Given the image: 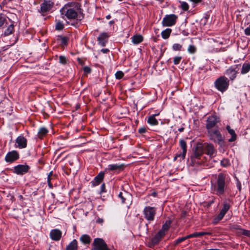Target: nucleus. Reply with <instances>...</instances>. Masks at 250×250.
Segmentation results:
<instances>
[{
    "mask_svg": "<svg viewBox=\"0 0 250 250\" xmlns=\"http://www.w3.org/2000/svg\"><path fill=\"white\" fill-rule=\"evenodd\" d=\"M198 147H201L203 152L209 156L210 157H213L216 155V150L211 144H198Z\"/></svg>",
    "mask_w": 250,
    "mask_h": 250,
    "instance_id": "obj_9",
    "label": "nucleus"
},
{
    "mask_svg": "<svg viewBox=\"0 0 250 250\" xmlns=\"http://www.w3.org/2000/svg\"><path fill=\"white\" fill-rule=\"evenodd\" d=\"M231 229H238L240 230V231H241L242 228H241V227L238 225V224H233L231 226Z\"/></svg>",
    "mask_w": 250,
    "mask_h": 250,
    "instance_id": "obj_47",
    "label": "nucleus"
},
{
    "mask_svg": "<svg viewBox=\"0 0 250 250\" xmlns=\"http://www.w3.org/2000/svg\"><path fill=\"white\" fill-rule=\"evenodd\" d=\"M170 224V221H166V222L162 225L161 229L159 231H161L165 235L166 232L168 231V230L169 229Z\"/></svg>",
    "mask_w": 250,
    "mask_h": 250,
    "instance_id": "obj_29",
    "label": "nucleus"
},
{
    "mask_svg": "<svg viewBox=\"0 0 250 250\" xmlns=\"http://www.w3.org/2000/svg\"><path fill=\"white\" fill-rule=\"evenodd\" d=\"M53 174V172L52 171H50L49 173V174L48 175V177H51Z\"/></svg>",
    "mask_w": 250,
    "mask_h": 250,
    "instance_id": "obj_61",
    "label": "nucleus"
},
{
    "mask_svg": "<svg viewBox=\"0 0 250 250\" xmlns=\"http://www.w3.org/2000/svg\"><path fill=\"white\" fill-rule=\"evenodd\" d=\"M78 242L76 239L73 240L66 247V250H78Z\"/></svg>",
    "mask_w": 250,
    "mask_h": 250,
    "instance_id": "obj_27",
    "label": "nucleus"
},
{
    "mask_svg": "<svg viewBox=\"0 0 250 250\" xmlns=\"http://www.w3.org/2000/svg\"><path fill=\"white\" fill-rule=\"evenodd\" d=\"M124 76V73L121 71H118L115 74L116 79L120 80L122 79Z\"/></svg>",
    "mask_w": 250,
    "mask_h": 250,
    "instance_id": "obj_43",
    "label": "nucleus"
},
{
    "mask_svg": "<svg viewBox=\"0 0 250 250\" xmlns=\"http://www.w3.org/2000/svg\"><path fill=\"white\" fill-rule=\"evenodd\" d=\"M147 123L151 125H156L158 124V121L155 118V115H151L148 117Z\"/></svg>",
    "mask_w": 250,
    "mask_h": 250,
    "instance_id": "obj_33",
    "label": "nucleus"
},
{
    "mask_svg": "<svg viewBox=\"0 0 250 250\" xmlns=\"http://www.w3.org/2000/svg\"><path fill=\"white\" fill-rule=\"evenodd\" d=\"M172 30L170 28H167L161 32V36L163 39L166 40L169 38Z\"/></svg>",
    "mask_w": 250,
    "mask_h": 250,
    "instance_id": "obj_32",
    "label": "nucleus"
},
{
    "mask_svg": "<svg viewBox=\"0 0 250 250\" xmlns=\"http://www.w3.org/2000/svg\"><path fill=\"white\" fill-rule=\"evenodd\" d=\"M83 70L84 73H86V74H89L91 72V69L89 67L87 66H84L83 68Z\"/></svg>",
    "mask_w": 250,
    "mask_h": 250,
    "instance_id": "obj_48",
    "label": "nucleus"
},
{
    "mask_svg": "<svg viewBox=\"0 0 250 250\" xmlns=\"http://www.w3.org/2000/svg\"><path fill=\"white\" fill-rule=\"evenodd\" d=\"M64 28V25L62 21H57L56 22L55 29L58 31H61Z\"/></svg>",
    "mask_w": 250,
    "mask_h": 250,
    "instance_id": "obj_38",
    "label": "nucleus"
},
{
    "mask_svg": "<svg viewBox=\"0 0 250 250\" xmlns=\"http://www.w3.org/2000/svg\"><path fill=\"white\" fill-rule=\"evenodd\" d=\"M80 240L84 244H89L91 242V238L88 235L83 234L80 237Z\"/></svg>",
    "mask_w": 250,
    "mask_h": 250,
    "instance_id": "obj_30",
    "label": "nucleus"
},
{
    "mask_svg": "<svg viewBox=\"0 0 250 250\" xmlns=\"http://www.w3.org/2000/svg\"><path fill=\"white\" fill-rule=\"evenodd\" d=\"M230 181V178L227 174L222 172L218 173L214 185V191L217 195H223Z\"/></svg>",
    "mask_w": 250,
    "mask_h": 250,
    "instance_id": "obj_2",
    "label": "nucleus"
},
{
    "mask_svg": "<svg viewBox=\"0 0 250 250\" xmlns=\"http://www.w3.org/2000/svg\"><path fill=\"white\" fill-rule=\"evenodd\" d=\"M184 129H185V128L183 127H182L178 128V130L179 132H182L184 130Z\"/></svg>",
    "mask_w": 250,
    "mask_h": 250,
    "instance_id": "obj_58",
    "label": "nucleus"
},
{
    "mask_svg": "<svg viewBox=\"0 0 250 250\" xmlns=\"http://www.w3.org/2000/svg\"><path fill=\"white\" fill-rule=\"evenodd\" d=\"M164 236V233L161 231H158L149 242L148 244V247L152 248L154 246L158 245Z\"/></svg>",
    "mask_w": 250,
    "mask_h": 250,
    "instance_id": "obj_18",
    "label": "nucleus"
},
{
    "mask_svg": "<svg viewBox=\"0 0 250 250\" xmlns=\"http://www.w3.org/2000/svg\"><path fill=\"white\" fill-rule=\"evenodd\" d=\"M240 232L244 235L250 237V230L242 229Z\"/></svg>",
    "mask_w": 250,
    "mask_h": 250,
    "instance_id": "obj_46",
    "label": "nucleus"
},
{
    "mask_svg": "<svg viewBox=\"0 0 250 250\" xmlns=\"http://www.w3.org/2000/svg\"><path fill=\"white\" fill-rule=\"evenodd\" d=\"M101 52L104 54H106L109 52V50L108 48H103L101 50Z\"/></svg>",
    "mask_w": 250,
    "mask_h": 250,
    "instance_id": "obj_54",
    "label": "nucleus"
},
{
    "mask_svg": "<svg viewBox=\"0 0 250 250\" xmlns=\"http://www.w3.org/2000/svg\"><path fill=\"white\" fill-rule=\"evenodd\" d=\"M19 158V152L17 150H12L6 154L5 160L7 163H11L18 160Z\"/></svg>",
    "mask_w": 250,
    "mask_h": 250,
    "instance_id": "obj_17",
    "label": "nucleus"
},
{
    "mask_svg": "<svg viewBox=\"0 0 250 250\" xmlns=\"http://www.w3.org/2000/svg\"><path fill=\"white\" fill-rule=\"evenodd\" d=\"M157 208L154 207L146 206L143 210V216L146 219L147 223L146 224V228L148 227V224L152 223L155 220Z\"/></svg>",
    "mask_w": 250,
    "mask_h": 250,
    "instance_id": "obj_3",
    "label": "nucleus"
},
{
    "mask_svg": "<svg viewBox=\"0 0 250 250\" xmlns=\"http://www.w3.org/2000/svg\"><path fill=\"white\" fill-rule=\"evenodd\" d=\"M203 151L201 147H198V144L197 145V148L193 154L191 156V160L193 163L201 164L202 161H200L201 160L202 156Z\"/></svg>",
    "mask_w": 250,
    "mask_h": 250,
    "instance_id": "obj_16",
    "label": "nucleus"
},
{
    "mask_svg": "<svg viewBox=\"0 0 250 250\" xmlns=\"http://www.w3.org/2000/svg\"><path fill=\"white\" fill-rule=\"evenodd\" d=\"M214 84L216 89L223 93L229 88V81L226 76H221L214 81Z\"/></svg>",
    "mask_w": 250,
    "mask_h": 250,
    "instance_id": "obj_4",
    "label": "nucleus"
},
{
    "mask_svg": "<svg viewBox=\"0 0 250 250\" xmlns=\"http://www.w3.org/2000/svg\"><path fill=\"white\" fill-rule=\"evenodd\" d=\"M182 45L179 43H174L172 45V49L174 51H180L182 49Z\"/></svg>",
    "mask_w": 250,
    "mask_h": 250,
    "instance_id": "obj_44",
    "label": "nucleus"
},
{
    "mask_svg": "<svg viewBox=\"0 0 250 250\" xmlns=\"http://www.w3.org/2000/svg\"><path fill=\"white\" fill-rule=\"evenodd\" d=\"M111 18V16L110 15H108L106 16V19H107V20H109Z\"/></svg>",
    "mask_w": 250,
    "mask_h": 250,
    "instance_id": "obj_60",
    "label": "nucleus"
},
{
    "mask_svg": "<svg viewBox=\"0 0 250 250\" xmlns=\"http://www.w3.org/2000/svg\"><path fill=\"white\" fill-rule=\"evenodd\" d=\"M245 34L247 36L250 35V25H249L247 28L245 29L244 31Z\"/></svg>",
    "mask_w": 250,
    "mask_h": 250,
    "instance_id": "obj_52",
    "label": "nucleus"
},
{
    "mask_svg": "<svg viewBox=\"0 0 250 250\" xmlns=\"http://www.w3.org/2000/svg\"><path fill=\"white\" fill-rule=\"evenodd\" d=\"M179 146L181 150L175 154L173 158L174 161L178 160L179 162H181L184 160L187 152V145L186 142L184 139H181L179 141Z\"/></svg>",
    "mask_w": 250,
    "mask_h": 250,
    "instance_id": "obj_7",
    "label": "nucleus"
},
{
    "mask_svg": "<svg viewBox=\"0 0 250 250\" xmlns=\"http://www.w3.org/2000/svg\"><path fill=\"white\" fill-rule=\"evenodd\" d=\"M125 165L124 164H110L108 166V167L105 168V170L108 171H117V172H119L120 171L123 170L125 168Z\"/></svg>",
    "mask_w": 250,
    "mask_h": 250,
    "instance_id": "obj_20",
    "label": "nucleus"
},
{
    "mask_svg": "<svg viewBox=\"0 0 250 250\" xmlns=\"http://www.w3.org/2000/svg\"><path fill=\"white\" fill-rule=\"evenodd\" d=\"M30 167L26 165H18L14 167L13 172L17 175H22L27 173Z\"/></svg>",
    "mask_w": 250,
    "mask_h": 250,
    "instance_id": "obj_14",
    "label": "nucleus"
},
{
    "mask_svg": "<svg viewBox=\"0 0 250 250\" xmlns=\"http://www.w3.org/2000/svg\"><path fill=\"white\" fill-rule=\"evenodd\" d=\"M47 183H48V186H49L50 188H53V186H52V184H51V181H49V180H48V181H47Z\"/></svg>",
    "mask_w": 250,
    "mask_h": 250,
    "instance_id": "obj_57",
    "label": "nucleus"
},
{
    "mask_svg": "<svg viewBox=\"0 0 250 250\" xmlns=\"http://www.w3.org/2000/svg\"><path fill=\"white\" fill-rule=\"evenodd\" d=\"M131 42L134 44H138L143 41V37L139 34H136L131 37Z\"/></svg>",
    "mask_w": 250,
    "mask_h": 250,
    "instance_id": "obj_26",
    "label": "nucleus"
},
{
    "mask_svg": "<svg viewBox=\"0 0 250 250\" xmlns=\"http://www.w3.org/2000/svg\"><path fill=\"white\" fill-rule=\"evenodd\" d=\"M146 129L144 127H141V128H139V129H138V132L141 134L145 133L146 132Z\"/></svg>",
    "mask_w": 250,
    "mask_h": 250,
    "instance_id": "obj_53",
    "label": "nucleus"
},
{
    "mask_svg": "<svg viewBox=\"0 0 250 250\" xmlns=\"http://www.w3.org/2000/svg\"><path fill=\"white\" fill-rule=\"evenodd\" d=\"M5 19L1 15H0V27L2 26L5 22Z\"/></svg>",
    "mask_w": 250,
    "mask_h": 250,
    "instance_id": "obj_51",
    "label": "nucleus"
},
{
    "mask_svg": "<svg viewBox=\"0 0 250 250\" xmlns=\"http://www.w3.org/2000/svg\"><path fill=\"white\" fill-rule=\"evenodd\" d=\"M104 172L101 171L91 181L92 186L95 187L99 185L104 179Z\"/></svg>",
    "mask_w": 250,
    "mask_h": 250,
    "instance_id": "obj_23",
    "label": "nucleus"
},
{
    "mask_svg": "<svg viewBox=\"0 0 250 250\" xmlns=\"http://www.w3.org/2000/svg\"><path fill=\"white\" fill-rule=\"evenodd\" d=\"M240 64H234L229 67L225 72L229 77V81H233L236 78L238 73V66Z\"/></svg>",
    "mask_w": 250,
    "mask_h": 250,
    "instance_id": "obj_12",
    "label": "nucleus"
},
{
    "mask_svg": "<svg viewBox=\"0 0 250 250\" xmlns=\"http://www.w3.org/2000/svg\"><path fill=\"white\" fill-rule=\"evenodd\" d=\"M197 48L195 46L190 44L188 48V51L189 54H193L196 53Z\"/></svg>",
    "mask_w": 250,
    "mask_h": 250,
    "instance_id": "obj_39",
    "label": "nucleus"
},
{
    "mask_svg": "<svg viewBox=\"0 0 250 250\" xmlns=\"http://www.w3.org/2000/svg\"><path fill=\"white\" fill-rule=\"evenodd\" d=\"M8 48V46H4L3 47V50H6V49H7Z\"/></svg>",
    "mask_w": 250,
    "mask_h": 250,
    "instance_id": "obj_62",
    "label": "nucleus"
},
{
    "mask_svg": "<svg viewBox=\"0 0 250 250\" xmlns=\"http://www.w3.org/2000/svg\"><path fill=\"white\" fill-rule=\"evenodd\" d=\"M80 4L76 2H69L62 7L60 10L61 17L64 20H76L81 21L84 18Z\"/></svg>",
    "mask_w": 250,
    "mask_h": 250,
    "instance_id": "obj_1",
    "label": "nucleus"
},
{
    "mask_svg": "<svg viewBox=\"0 0 250 250\" xmlns=\"http://www.w3.org/2000/svg\"><path fill=\"white\" fill-rule=\"evenodd\" d=\"M62 232L58 229H52L50 232V238L56 241H59L62 237Z\"/></svg>",
    "mask_w": 250,
    "mask_h": 250,
    "instance_id": "obj_21",
    "label": "nucleus"
},
{
    "mask_svg": "<svg viewBox=\"0 0 250 250\" xmlns=\"http://www.w3.org/2000/svg\"><path fill=\"white\" fill-rule=\"evenodd\" d=\"M92 250H111L105 242L100 238H95L92 244Z\"/></svg>",
    "mask_w": 250,
    "mask_h": 250,
    "instance_id": "obj_10",
    "label": "nucleus"
},
{
    "mask_svg": "<svg viewBox=\"0 0 250 250\" xmlns=\"http://www.w3.org/2000/svg\"><path fill=\"white\" fill-rule=\"evenodd\" d=\"M118 197L121 199L123 204H128L131 198V195L126 191L120 192L118 194Z\"/></svg>",
    "mask_w": 250,
    "mask_h": 250,
    "instance_id": "obj_22",
    "label": "nucleus"
},
{
    "mask_svg": "<svg viewBox=\"0 0 250 250\" xmlns=\"http://www.w3.org/2000/svg\"><path fill=\"white\" fill-rule=\"evenodd\" d=\"M53 5L54 3L51 0H43V2L40 5V9L38 10V12L42 16H44L52 9Z\"/></svg>",
    "mask_w": 250,
    "mask_h": 250,
    "instance_id": "obj_11",
    "label": "nucleus"
},
{
    "mask_svg": "<svg viewBox=\"0 0 250 250\" xmlns=\"http://www.w3.org/2000/svg\"><path fill=\"white\" fill-rule=\"evenodd\" d=\"M14 29V25L13 24H11L10 25H9L7 29L5 30V31L4 32V35L5 36H7L11 34Z\"/></svg>",
    "mask_w": 250,
    "mask_h": 250,
    "instance_id": "obj_37",
    "label": "nucleus"
},
{
    "mask_svg": "<svg viewBox=\"0 0 250 250\" xmlns=\"http://www.w3.org/2000/svg\"><path fill=\"white\" fill-rule=\"evenodd\" d=\"M48 130L46 127H40L38 132V136L39 138H42L48 133Z\"/></svg>",
    "mask_w": 250,
    "mask_h": 250,
    "instance_id": "obj_31",
    "label": "nucleus"
},
{
    "mask_svg": "<svg viewBox=\"0 0 250 250\" xmlns=\"http://www.w3.org/2000/svg\"><path fill=\"white\" fill-rule=\"evenodd\" d=\"M211 233L209 232H196L193 233L192 234H188L187 235V238L188 239L193 238V237H199L205 235H210Z\"/></svg>",
    "mask_w": 250,
    "mask_h": 250,
    "instance_id": "obj_25",
    "label": "nucleus"
},
{
    "mask_svg": "<svg viewBox=\"0 0 250 250\" xmlns=\"http://www.w3.org/2000/svg\"><path fill=\"white\" fill-rule=\"evenodd\" d=\"M226 129L229 133L231 135L230 138L229 139V142H232L235 141L237 139V135L235 131L233 129H231L229 125H227Z\"/></svg>",
    "mask_w": 250,
    "mask_h": 250,
    "instance_id": "obj_24",
    "label": "nucleus"
},
{
    "mask_svg": "<svg viewBox=\"0 0 250 250\" xmlns=\"http://www.w3.org/2000/svg\"><path fill=\"white\" fill-rule=\"evenodd\" d=\"M190 1L192 2L194 4H197L201 2L202 0H189Z\"/></svg>",
    "mask_w": 250,
    "mask_h": 250,
    "instance_id": "obj_55",
    "label": "nucleus"
},
{
    "mask_svg": "<svg viewBox=\"0 0 250 250\" xmlns=\"http://www.w3.org/2000/svg\"><path fill=\"white\" fill-rule=\"evenodd\" d=\"M59 62L62 64L65 65L69 62V60L65 56L61 55L59 57Z\"/></svg>",
    "mask_w": 250,
    "mask_h": 250,
    "instance_id": "obj_35",
    "label": "nucleus"
},
{
    "mask_svg": "<svg viewBox=\"0 0 250 250\" xmlns=\"http://www.w3.org/2000/svg\"><path fill=\"white\" fill-rule=\"evenodd\" d=\"M188 239V238H187V236H185V237H181V238H179L178 239L175 240L174 242H173V245L174 246H176L178 244L183 242L184 241Z\"/></svg>",
    "mask_w": 250,
    "mask_h": 250,
    "instance_id": "obj_40",
    "label": "nucleus"
},
{
    "mask_svg": "<svg viewBox=\"0 0 250 250\" xmlns=\"http://www.w3.org/2000/svg\"><path fill=\"white\" fill-rule=\"evenodd\" d=\"M58 40L60 41L61 44L64 45H67L68 41V38L66 36H60L58 37Z\"/></svg>",
    "mask_w": 250,
    "mask_h": 250,
    "instance_id": "obj_36",
    "label": "nucleus"
},
{
    "mask_svg": "<svg viewBox=\"0 0 250 250\" xmlns=\"http://www.w3.org/2000/svg\"><path fill=\"white\" fill-rule=\"evenodd\" d=\"M103 222H104V220L102 218H98L97 220V222H98V223H102Z\"/></svg>",
    "mask_w": 250,
    "mask_h": 250,
    "instance_id": "obj_56",
    "label": "nucleus"
},
{
    "mask_svg": "<svg viewBox=\"0 0 250 250\" xmlns=\"http://www.w3.org/2000/svg\"><path fill=\"white\" fill-rule=\"evenodd\" d=\"M209 17H210V14L208 12H207L204 14L203 18L201 20V24L203 26H205L207 24L208 19H209Z\"/></svg>",
    "mask_w": 250,
    "mask_h": 250,
    "instance_id": "obj_34",
    "label": "nucleus"
},
{
    "mask_svg": "<svg viewBox=\"0 0 250 250\" xmlns=\"http://www.w3.org/2000/svg\"><path fill=\"white\" fill-rule=\"evenodd\" d=\"M114 22V21H111L109 22V24L111 25V24H113Z\"/></svg>",
    "mask_w": 250,
    "mask_h": 250,
    "instance_id": "obj_64",
    "label": "nucleus"
},
{
    "mask_svg": "<svg viewBox=\"0 0 250 250\" xmlns=\"http://www.w3.org/2000/svg\"><path fill=\"white\" fill-rule=\"evenodd\" d=\"M230 202V201L229 199L226 200L223 202L222 208L221 209L220 212L213 218L212 220V223L213 224L216 225L225 216V214L230 208L231 205Z\"/></svg>",
    "mask_w": 250,
    "mask_h": 250,
    "instance_id": "obj_6",
    "label": "nucleus"
},
{
    "mask_svg": "<svg viewBox=\"0 0 250 250\" xmlns=\"http://www.w3.org/2000/svg\"><path fill=\"white\" fill-rule=\"evenodd\" d=\"M250 71V62H244L242 66L241 70V74L245 75L248 73Z\"/></svg>",
    "mask_w": 250,
    "mask_h": 250,
    "instance_id": "obj_28",
    "label": "nucleus"
},
{
    "mask_svg": "<svg viewBox=\"0 0 250 250\" xmlns=\"http://www.w3.org/2000/svg\"><path fill=\"white\" fill-rule=\"evenodd\" d=\"M27 146V140L21 134L15 140V147L19 149L25 148Z\"/></svg>",
    "mask_w": 250,
    "mask_h": 250,
    "instance_id": "obj_15",
    "label": "nucleus"
},
{
    "mask_svg": "<svg viewBox=\"0 0 250 250\" xmlns=\"http://www.w3.org/2000/svg\"><path fill=\"white\" fill-rule=\"evenodd\" d=\"M207 133L208 136L210 140L215 143H217L220 146L224 144L223 137L217 127L207 130Z\"/></svg>",
    "mask_w": 250,
    "mask_h": 250,
    "instance_id": "obj_5",
    "label": "nucleus"
},
{
    "mask_svg": "<svg viewBox=\"0 0 250 250\" xmlns=\"http://www.w3.org/2000/svg\"><path fill=\"white\" fill-rule=\"evenodd\" d=\"M106 192L105 185L104 183H103L101 186L100 193H102Z\"/></svg>",
    "mask_w": 250,
    "mask_h": 250,
    "instance_id": "obj_49",
    "label": "nucleus"
},
{
    "mask_svg": "<svg viewBox=\"0 0 250 250\" xmlns=\"http://www.w3.org/2000/svg\"><path fill=\"white\" fill-rule=\"evenodd\" d=\"M181 7L183 11H188L189 9V5L188 3L185 1L180 2Z\"/></svg>",
    "mask_w": 250,
    "mask_h": 250,
    "instance_id": "obj_41",
    "label": "nucleus"
},
{
    "mask_svg": "<svg viewBox=\"0 0 250 250\" xmlns=\"http://www.w3.org/2000/svg\"><path fill=\"white\" fill-rule=\"evenodd\" d=\"M182 60V57L181 56H176L173 59V62L175 65L178 64L180 61Z\"/></svg>",
    "mask_w": 250,
    "mask_h": 250,
    "instance_id": "obj_45",
    "label": "nucleus"
},
{
    "mask_svg": "<svg viewBox=\"0 0 250 250\" xmlns=\"http://www.w3.org/2000/svg\"><path fill=\"white\" fill-rule=\"evenodd\" d=\"M229 165V161L228 159L224 158L221 161V165L223 167H227Z\"/></svg>",
    "mask_w": 250,
    "mask_h": 250,
    "instance_id": "obj_42",
    "label": "nucleus"
},
{
    "mask_svg": "<svg viewBox=\"0 0 250 250\" xmlns=\"http://www.w3.org/2000/svg\"><path fill=\"white\" fill-rule=\"evenodd\" d=\"M109 37L110 35L108 33H102L97 38L98 44L102 47L105 46L108 42V38Z\"/></svg>",
    "mask_w": 250,
    "mask_h": 250,
    "instance_id": "obj_19",
    "label": "nucleus"
},
{
    "mask_svg": "<svg viewBox=\"0 0 250 250\" xmlns=\"http://www.w3.org/2000/svg\"><path fill=\"white\" fill-rule=\"evenodd\" d=\"M220 118L216 115L209 116L207 120L206 127L207 130L213 129L217 124L220 122Z\"/></svg>",
    "mask_w": 250,
    "mask_h": 250,
    "instance_id": "obj_13",
    "label": "nucleus"
},
{
    "mask_svg": "<svg viewBox=\"0 0 250 250\" xmlns=\"http://www.w3.org/2000/svg\"><path fill=\"white\" fill-rule=\"evenodd\" d=\"M71 25H73V26H76V25L77 24V22H72L70 24Z\"/></svg>",
    "mask_w": 250,
    "mask_h": 250,
    "instance_id": "obj_59",
    "label": "nucleus"
},
{
    "mask_svg": "<svg viewBox=\"0 0 250 250\" xmlns=\"http://www.w3.org/2000/svg\"><path fill=\"white\" fill-rule=\"evenodd\" d=\"M178 20V16L175 14H167L165 16L162 21L163 27H169L174 25Z\"/></svg>",
    "mask_w": 250,
    "mask_h": 250,
    "instance_id": "obj_8",
    "label": "nucleus"
},
{
    "mask_svg": "<svg viewBox=\"0 0 250 250\" xmlns=\"http://www.w3.org/2000/svg\"><path fill=\"white\" fill-rule=\"evenodd\" d=\"M236 184L237 188H238L239 191H240L241 190V182L238 179V178H236Z\"/></svg>",
    "mask_w": 250,
    "mask_h": 250,
    "instance_id": "obj_50",
    "label": "nucleus"
},
{
    "mask_svg": "<svg viewBox=\"0 0 250 250\" xmlns=\"http://www.w3.org/2000/svg\"><path fill=\"white\" fill-rule=\"evenodd\" d=\"M220 250L218 249H208V250Z\"/></svg>",
    "mask_w": 250,
    "mask_h": 250,
    "instance_id": "obj_63",
    "label": "nucleus"
}]
</instances>
